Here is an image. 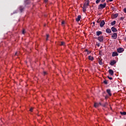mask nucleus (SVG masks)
<instances>
[{"mask_svg": "<svg viewBox=\"0 0 126 126\" xmlns=\"http://www.w3.org/2000/svg\"><path fill=\"white\" fill-rule=\"evenodd\" d=\"M106 7V3H104V4H100L99 5V8H105Z\"/></svg>", "mask_w": 126, "mask_h": 126, "instance_id": "nucleus-1", "label": "nucleus"}, {"mask_svg": "<svg viewBox=\"0 0 126 126\" xmlns=\"http://www.w3.org/2000/svg\"><path fill=\"white\" fill-rule=\"evenodd\" d=\"M111 37L113 39H117V38H118V35L117 33H114L111 35Z\"/></svg>", "mask_w": 126, "mask_h": 126, "instance_id": "nucleus-2", "label": "nucleus"}, {"mask_svg": "<svg viewBox=\"0 0 126 126\" xmlns=\"http://www.w3.org/2000/svg\"><path fill=\"white\" fill-rule=\"evenodd\" d=\"M102 105V104H101V103H94V107L95 108H97V107H99V106H101Z\"/></svg>", "mask_w": 126, "mask_h": 126, "instance_id": "nucleus-3", "label": "nucleus"}, {"mask_svg": "<svg viewBox=\"0 0 126 126\" xmlns=\"http://www.w3.org/2000/svg\"><path fill=\"white\" fill-rule=\"evenodd\" d=\"M98 40L99 41V42H103V40H104V37L103 36H101L98 37Z\"/></svg>", "mask_w": 126, "mask_h": 126, "instance_id": "nucleus-4", "label": "nucleus"}, {"mask_svg": "<svg viewBox=\"0 0 126 126\" xmlns=\"http://www.w3.org/2000/svg\"><path fill=\"white\" fill-rule=\"evenodd\" d=\"M104 25H105V21H104V20H102L100 23V27H103Z\"/></svg>", "mask_w": 126, "mask_h": 126, "instance_id": "nucleus-5", "label": "nucleus"}, {"mask_svg": "<svg viewBox=\"0 0 126 126\" xmlns=\"http://www.w3.org/2000/svg\"><path fill=\"white\" fill-rule=\"evenodd\" d=\"M117 63V62H116V61L115 60H113L112 61H111L110 64L111 65H114L115 64H116Z\"/></svg>", "mask_w": 126, "mask_h": 126, "instance_id": "nucleus-6", "label": "nucleus"}, {"mask_svg": "<svg viewBox=\"0 0 126 126\" xmlns=\"http://www.w3.org/2000/svg\"><path fill=\"white\" fill-rule=\"evenodd\" d=\"M80 19H81V16L78 15L77 18L76 19V20L77 22H78L79 21H80Z\"/></svg>", "mask_w": 126, "mask_h": 126, "instance_id": "nucleus-7", "label": "nucleus"}, {"mask_svg": "<svg viewBox=\"0 0 126 126\" xmlns=\"http://www.w3.org/2000/svg\"><path fill=\"white\" fill-rule=\"evenodd\" d=\"M108 72L109 74H111V75H114V71H113V70L110 69L108 71Z\"/></svg>", "mask_w": 126, "mask_h": 126, "instance_id": "nucleus-8", "label": "nucleus"}, {"mask_svg": "<svg viewBox=\"0 0 126 126\" xmlns=\"http://www.w3.org/2000/svg\"><path fill=\"white\" fill-rule=\"evenodd\" d=\"M117 51L118 53H122V52H124V49L123 48H120L117 50Z\"/></svg>", "mask_w": 126, "mask_h": 126, "instance_id": "nucleus-9", "label": "nucleus"}, {"mask_svg": "<svg viewBox=\"0 0 126 126\" xmlns=\"http://www.w3.org/2000/svg\"><path fill=\"white\" fill-rule=\"evenodd\" d=\"M111 30H112V32H117V31H118L117 29L115 27H112L111 28Z\"/></svg>", "mask_w": 126, "mask_h": 126, "instance_id": "nucleus-10", "label": "nucleus"}, {"mask_svg": "<svg viewBox=\"0 0 126 126\" xmlns=\"http://www.w3.org/2000/svg\"><path fill=\"white\" fill-rule=\"evenodd\" d=\"M89 5V3H85L84 4L83 7H85V8H87V7Z\"/></svg>", "mask_w": 126, "mask_h": 126, "instance_id": "nucleus-11", "label": "nucleus"}, {"mask_svg": "<svg viewBox=\"0 0 126 126\" xmlns=\"http://www.w3.org/2000/svg\"><path fill=\"white\" fill-rule=\"evenodd\" d=\"M118 54L117 52H113L112 53V57H117V56H118Z\"/></svg>", "mask_w": 126, "mask_h": 126, "instance_id": "nucleus-12", "label": "nucleus"}, {"mask_svg": "<svg viewBox=\"0 0 126 126\" xmlns=\"http://www.w3.org/2000/svg\"><path fill=\"white\" fill-rule=\"evenodd\" d=\"M107 92L108 95H109V96H112V94L111 93V90H109V89L107 90Z\"/></svg>", "mask_w": 126, "mask_h": 126, "instance_id": "nucleus-13", "label": "nucleus"}, {"mask_svg": "<svg viewBox=\"0 0 126 126\" xmlns=\"http://www.w3.org/2000/svg\"><path fill=\"white\" fill-rule=\"evenodd\" d=\"M106 33H110L112 32V31H111V30L110 29H107L106 30Z\"/></svg>", "mask_w": 126, "mask_h": 126, "instance_id": "nucleus-14", "label": "nucleus"}, {"mask_svg": "<svg viewBox=\"0 0 126 126\" xmlns=\"http://www.w3.org/2000/svg\"><path fill=\"white\" fill-rule=\"evenodd\" d=\"M98 63L99 64H100V65H103V62H102V60H99L98 61Z\"/></svg>", "mask_w": 126, "mask_h": 126, "instance_id": "nucleus-15", "label": "nucleus"}, {"mask_svg": "<svg viewBox=\"0 0 126 126\" xmlns=\"http://www.w3.org/2000/svg\"><path fill=\"white\" fill-rule=\"evenodd\" d=\"M89 60L90 61H93L94 60V58L92 56H89Z\"/></svg>", "mask_w": 126, "mask_h": 126, "instance_id": "nucleus-16", "label": "nucleus"}, {"mask_svg": "<svg viewBox=\"0 0 126 126\" xmlns=\"http://www.w3.org/2000/svg\"><path fill=\"white\" fill-rule=\"evenodd\" d=\"M101 34H102V32L100 31L96 32L97 36H99V35H101Z\"/></svg>", "mask_w": 126, "mask_h": 126, "instance_id": "nucleus-17", "label": "nucleus"}, {"mask_svg": "<svg viewBox=\"0 0 126 126\" xmlns=\"http://www.w3.org/2000/svg\"><path fill=\"white\" fill-rule=\"evenodd\" d=\"M114 16V18H117V17H118V16H119V14L117 13L113 15Z\"/></svg>", "mask_w": 126, "mask_h": 126, "instance_id": "nucleus-18", "label": "nucleus"}, {"mask_svg": "<svg viewBox=\"0 0 126 126\" xmlns=\"http://www.w3.org/2000/svg\"><path fill=\"white\" fill-rule=\"evenodd\" d=\"M23 9H24V7H23L22 6L20 7V10L21 11V12H22Z\"/></svg>", "mask_w": 126, "mask_h": 126, "instance_id": "nucleus-19", "label": "nucleus"}, {"mask_svg": "<svg viewBox=\"0 0 126 126\" xmlns=\"http://www.w3.org/2000/svg\"><path fill=\"white\" fill-rule=\"evenodd\" d=\"M111 24L112 26H114V25L116 24V21H114L113 22H111Z\"/></svg>", "mask_w": 126, "mask_h": 126, "instance_id": "nucleus-20", "label": "nucleus"}, {"mask_svg": "<svg viewBox=\"0 0 126 126\" xmlns=\"http://www.w3.org/2000/svg\"><path fill=\"white\" fill-rule=\"evenodd\" d=\"M108 105V103H105L104 104H102V106L104 107V108H106L107 107V105Z\"/></svg>", "mask_w": 126, "mask_h": 126, "instance_id": "nucleus-21", "label": "nucleus"}, {"mask_svg": "<svg viewBox=\"0 0 126 126\" xmlns=\"http://www.w3.org/2000/svg\"><path fill=\"white\" fill-rule=\"evenodd\" d=\"M120 114L122 115H126V112H120Z\"/></svg>", "mask_w": 126, "mask_h": 126, "instance_id": "nucleus-22", "label": "nucleus"}, {"mask_svg": "<svg viewBox=\"0 0 126 126\" xmlns=\"http://www.w3.org/2000/svg\"><path fill=\"white\" fill-rule=\"evenodd\" d=\"M83 11L85 12V11H86V8L83 7Z\"/></svg>", "mask_w": 126, "mask_h": 126, "instance_id": "nucleus-23", "label": "nucleus"}, {"mask_svg": "<svg viewBox=\"0 0 126 126\" xmlns=\"http://www.w3.org/2000/svg\"><path fill=\"white\" fill-rule=\"evenodd\" d=\"M101 1V0H96L95 2L96 3H99Z\"/></svg>", "mask_w": 126, "mask_h": 126, "instance_id": "nucleus-24", "label": "nucleus"}, {"mask_svg": "<svg viewBox=\"0 0 126 126\" xmlns=\"http://www.w3.org/2000/svg\"><path fill=\"white\" fill-rule=\"evenodd\" d=\"M64 45V42H61V46H63Z\"/></svg>", "mask_w": 126, "mask_h": 126, "instance_id": "nucleus-25", "label": "nucleus"}, {"mask_svg": "<svg viewBox=\"0 0 126 126\" xmlns=\"http://www.w3.org/2000/svg\"><path fill=\"white\" fill-rule=\"evenodd\" d=\"M103 82H104V84H108V82L107 81H106V80L104 81Z\"/></svg>", "mask_w": 126, "mask_h": 126, "instance_id": "nucleus-26", "label": "nucleus"}, {"mask_svg": "<svg viewBox=\"0 0 126 126\" xmlns=\"http://www.w3.org/2000/svg\"><path fill=\"white\" fill-rule=\"evenodd\" d=\"M107 77L110 79V80H112V79H113V78L110 77L109 76H108Z\"/></svg>", "mask_w": 126, "mask_h": 126, "instance_id": "nucleus-27", "label": "nucleus"}, {"mask_svg": "<svg viewBox=\"0 0 126 126\" xmlns=\"http://www.w3.org/2000/svg\"><path fill=\"white\" fill-rule=\"evenodd\" d=\"M46 37H46V41H48V37H49V34H47V35H46Z\"/></svg>", "mask_w": 126, "mask_h": 126, "instance_id": "nucleus-28", "label": "nucleus"}, {"mask_svg": "<svg viewBox=\"0 0 126 126\" xmlns=\"http://www.w3.org/2000/svg\"><path fill=\"white\" fill-rule=\"evenodd\" d=\"M65 23V22H64V21H63L62 22V25H63Z\"/></svg>", "mask_w": 126, "mask_h": 126, "instance_id": "nucleus-29", "label": "nucleus"}, {"mask_svg": "<svg viewBox=\"0 0 126 126\" xmlns=\"http://www.w3.org/2000/svg\"><path fill=\"white\" fill-rule=\"evenodd\" d=\"M23 34H25V30H23L22 32Z\"/></svg>", "mask_w": 126, "mask_h": 126, "instance_id": "nucleus-30", "label": "nucleus"}, {"mask_svg": "<svg viewBox=\"0 0 126 126\" xmlns=\"http://www.w3.org/2000/svg\"><path fill=\"white\" fill-rule=\"evenodd\" d=\"M43 74H44V75H46V74H47V72L44 71Z\"/></svg>", "mask_w": 126, "mask_h": 126, "instance_id": "nucleus-31", "label": "nucleus"}, {"mask_svg": "<svg viewBox=\"0 0 126 126\" xmlns=\"http://www.w3.org/2000/svg\"><path fill=\"white\" fill-rule=\"evenodd\" d=\"M30 112H32V111H33V108H31L30 109Z\"/></svg>", "mask_w": 126, "mask_h": 126, "instance_id": "nucleus-32", "label": "nucleus"}, {"mask_svg": "<svg viewBox=\"0 0 126 126\" xmlns=\"http://www.w3.org/2000/svg\"><path fill=\"white\" fill-rule=\"evenodd\" d=\"M124 11L125 12V13H126V8L124 9Z\"/></svg>", "mask_w": 126, "mask_h": 126, "instance_id": "nucleus-33", "label": "nucleus"}, {"mask_svg": "<svg viewBox=\"0 0 126 126\" xmlns=\"http://www.w3.org/2000/svg\"><path fill=\"white\" fill-rule=\"evenodd\" d=\"M97 47H100V44L98 43V44H97Z\"/></svg>", "mask_w": 126, "mask_h": 126, "instance_id": "nucleus-34", "label": "nucleus"}, {"mask_svg": "<svg viewBox=\"0 0 126 126\" xmlns=\"http://www.w3.org/2000/svg\"><path fill=\"white\" fill-rule=\"evenodd\" d=\"M90 52H89V51H88V52H87V54H88V55H89V54H90Z\"/></svg>", "mask_w": 126, "mask_h": 126, "instance_id": "nucleus-35", "label": "nucleus"}, {"mask_svg": "<svg viewBox=\"0 0 126 126\" xmlns=\"http://www.w3.org/2000/svg\"><path fill=\"white\" fill-rule=\"evenodd\" d=\"M45 2H48V0H45Z\"/></svg>", "mask_w": 126, "mask_h": 126, "instance_id": "nucleus-36", "label": "nucleus"}, {"mask_svg": "<svg viewBox=\"0 0 126 126\" xmlns=\"http://www.w3.org/2000/svg\"><path fill=\"white\" fill-rule=\"evenodd\" d=\"M85 52H88V50H87V49H86V50H85Z\"/></svg>", "mask_w": 126, "mask_h": 126, "instance_id": "nucleus-37", "label": "nucleus"}, {"mask_svg": "<svg viewBox=\"0 0 126 126\" xmlns=\"http://www.w3.org/2000/svg\"><path fill=\"white\" fill-rule=\"evenodd\" d=\"M121 19H122V20H123V19H124V18L121 17Z\"/></svg>", "mask_w": 126, "mask_h": 126, "instance_id": "nucleus-38", "label": "nucleus"}, {"mask_svg": "<svg viewBox=\"0 0 126 126\" xmlns=\"http://www.w3.org/2000/svg\"><path fill=\"white\" fill-rule=\"evenodd\" d=\"M96 22H97V23H99V20H98Z\"/></svg>", "mask_w": 126, "mask_h": 126, "instance_id": "nucleus-39", "label": "nucleus"}, {"mask_svg": "<svg viewBox=\"0 0 126 126\" xmlns=\"http://www.w3.org/2000/svg\"><path fill=\"white\" fill-rule=\"evenodd\" d=\"M109 1H113V0H108Z\"/></svg>", "mask_w": 126, "mask_h": 126, "instance_id": "nucleus-40", "label": "nucleus"}, {"mask_svg": "<svg viewBox=\"0 0 126 126\" xmlns=\"http://www.w3.org/2000/svg\"><path fill=\"white\" fill-rule=\"evenodd\" d=\"M94 25L95 24V22H93Z\"/></svg>", "mask_w": 126, "mask_h": 126, "instance_id": "nucleus-41", "label": "nucleus"}, {"mask_svg": "<svg viewBox=\"0 0 126 126\" xmlns=\"http://www.w3.org/2000/svg\"><path fill=\"white\" fill-rule=\"evenodd\" d=\"M17 54V53H15V55H16Z\"/></svg>", "mask_w": 126, "mask_h": 126, "instance_id": "nucleus-42", "label": "nucleus"}]
</instances>
